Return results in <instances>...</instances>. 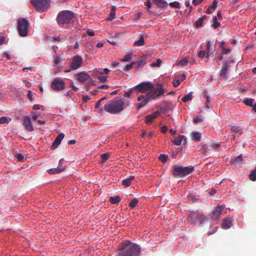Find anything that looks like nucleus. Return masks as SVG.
<instances>
[{"instance_id": "1", "label": "nucleus", "mask_w": 256, "mask_h": 256, "mask_svg": "<svg viewBox=\"0 0 256 256\" xmlns=\"http://www.w3.org/2000/svg\"><path fill=\"white\" fill-rule=\"evenodd\" d=\"M139 245L130 240L122 242L119 246V256H139L140 253Z\"/></svg>"}, {"instance_id": "2", "label": "nucleus", "mask_w": 256, "mask_h": 256, "mask_svg": "<svg viewBox=\"0 0 256 256\" xmlns=\"http://www.w3.org/2000/svg\"><path fill=\"white\" fill-rule=\"evenodd\" d=\"M124 102L122 100L108 101L104 106V110L112 114H118L126 108Z\"/></svg>"}, {"instance_id": "3", "label": "nucleus", "mask_w": 256, "mask_h": 256, "mask_svg": "<svg viewBox=\"0 0 256 256\" xmlns=\"http://www.w3.org/2000/svg\"><path fill=\"white\" fill-rule=\"evenodd\" d=\"M74 18V13L70 10H63L60 12L56 18V21L58 24L63 26L73 21Z\"/></svg>"}, {"instance_id": "4", "label": "nucleus", "mask_w": 256, "mask_h": 256, "mask_svg": "<svg viewBox=\"0 0 256 256\" xmlns=\"http://www.w3.org/2000/svg\"><path fill=\"white\" fill-rule=\"evenodd\" d=\"M165 90L162 84L151 85L148 92L146 94L151 100H156L162 96Z\"/></svg>"}, {"instance_id": "5", "label": "nucleus", "mask_w": 256, "mask_h": 256, "mask_svg": "<svg viewBox=\"0 0 256 256\" xmlns=\"http://www.w3.org/2000/svg\"><path fill=\"white\" fill-rule=\"evenodd\" d=\"M194 170L193 166H175L174 168L173 174L180 177L185 176L192 173Z\"/></svg>"}, {"instance_id": "6", "label": "nucleus", "mask_w": 256, "mask_h": 256, "mask_svg": "<svg viewBox=\"0 0 256 256\" xmlns=\"http://www.w3.org/2000/svg\"><path fill=\"white\" fill-rule=\"evenodd\" d=\"M29 22L24 18H20L18 20V30L21 36H26L28 35Z\"/></svg>"}, {"instance_id": "7", "label": "nucleus", "mask_w": 256, "mask_h": 256, "mask_svg": "<svg viewBox=\"0 0 256 256\" xmlns=\"http://www.w3.org/2000/svg\"><path fill=\"white\" fill-rule=\"evenodd\" d=\"M30 2L36 10L40 12L46 11L50 6L48 0H30Z\"/></svg>"}, {"instance_id": "8", "label": "nucleus", "mask_w": 256, "mask_h": 256, "mask_svg": "<svg viewBox=\"0 0 256 256\" xmlns=\"http://www.w3.org/2000/svg\"><path fill=\"white\" fill-rule=\"evenodd\" d=\"M204 220L205 217L203 214L194 211L190 212L188 217V222L192 224H194L196 222L202 224Z\"/></svg>"}, {"instance_id": "9", "label": "nucleus", "mask_w": 256, "mask_h": 256, "mask_svg": "<svg viewBox=\"0 0 256 256\" xmlns=\"http://www.w3.org/2000/svg\"><path fill=\"white\" fill-rule=\"evenodd\" d=\"M83 63V60L80 56H74L72 59L70 68L72 70H76L79 68Z\"/></svg>"}, {"instance_id": "10", "label": "nucleus", "mask_w": 256, "mask_h": 256, "mask_svg": "<svg viewBox=\"0 0 256 256\" xmlns=\"http://www.w3.org/2000/svg\"><path fill=\"white\" fill-rule=\"evenodd\" d=\"M51 87L54 90H61L64 88L65 84L62 79L58 78L52 81Z\"/></svg>"}, {"instance_id": "11", "label": "nucleus", "mask_w": 256, "mask_h": 256, "mask_svg": "<svg viewBox=\"0 0 256 256\" xmlns=\"http://www.w3.org/2000/svg\"><path fill=\"white\" fill-rule=\"evenodd\" d=\"M137 100L138 101L140 102L137 104L138 110H140L146 106L150 101L152 100L147 94L146 96L140 95L138 97Z\"/></svg>"}, {"instance_id": "12", "label": "nucleus", "mask_w": 256, "mask_h": 256, "mask_svg": "<svg viewBox=\"0 0 256 256\" xmlns=\"http://www.w3.org/2000/svg\"><path fill=\"white\" fill-rule=\"evenodd\" d=\"M152 84L149 82H142L133 87V88H138V92L147 94L150 90Z\"/></svg>"}, {"instance_id": "13", "label": "nucleus", "mask_w": 256, "mask_h": 256, "mask_svg": "<svg viewBox=\"0 0 256 256\" xmlns=\"http://www.w3.org/2000/svg\"><path fill=\"white\" fill-rule=\"evenodd\" d=\"M224 206H218L216 207L211 214V218L214 220H218L220 216L223 212Z\"/></svg>"}, {"instance_id": "14", "label": "nucleus", "mask_w": 256, "mask_h": 256, "mask_svg": "<svg viewBox=\"0 0 256 256\" xmlns=\"http://www.w3.org/2000/svg\"><path fill=\"white\" fill-rule=\"evenodd\" d=\"M23 125L25 128L30 132L34 130V128L32 124V120L29 116H25L24 118Z\"/></svg>"}, {"instance_id": "15", "label": "nucleus", "mask_w": 256, "mask_h": 256, "mask_svg": "<svg viewBox=\"0 0 256 256\" xmlns=\"http://www.w3.org/2000/svg\"><path fill=\"white\" fill-rule=\"evenodd\" d=\"M230 68V65L228 62H226L223 64V66L220 70V75L222 79H226L228 78V72Z\"/></svg>"}, {"instance_id": "16", "label": "nucleus", "mask_w": 256, "mask_h": 256, "mask_svg": "<svg viewBox=\"0 0 256 256\" xmlns=\"http://www.w3.org/2000/svg\"><path fill=\"white\" fill-rule=\"evenodd\" d=\"M186 78V74H180L175 76L172 84L174 87H177L181 82L184 81Z\"/></svg>"}, {"instance_id": "17", "label": "nucleus", "mask_w": 256, "mask_h": 256, "mask_svg": "<svg viewBox=\"0 0 256 256\" xmlns=\"http://www.w3.org/2000/svg\"><path fill=\"white\" fill-rule=\"evenodd\" d=\"M76 76L77 80L80 82H84L90 78V76L85 72H80Z\"/></svg>"}, {"instance_id": "18", "label": "nucleus", "mask_w": 256, "mask_h": 256, "mask_svg": "<svg viewBox=\"0 0 256 256\" xmlns=\"http://www.w3.org/2000/svg\"><path fill=\"white\" fill-rule=\"evenodd\" d=\"M64 134L63 133L59 134L54 140L53 144L52 146V148L54 149L56 148L64 138Z\"/></svg>"}, {"instance_id": "19", "label": "nucleus", "mask_w": 256, "mask_h": 256, "mask_svg": "<svg viewBox=\"0 0 256 256\" xmlns=\"http://www.w3.org/2000/svg\"><path fill=\"white\" fill-rule=\"evenodd\" d=\"M232 226V218L228 216L224 220L222 227L224 229H228Z\"/></svg>"}, {"instance_id": "20", "label": "nucleus", "mask_w": 256, "mask_h": 256, "mask_svg": "<svg viewBox=\"0 0 256 256\" xmlns=\"http://www.w3.org/2000/svg\"><path fill=\"white\" fill-rule=\"evenodd\" d=\"M159 114V112H156L152 114L147 115L145 118V122L146 124L152 122L156 118Z\"/></svg>"}, {"instance_id": "21", "label": "nucleus", "mask_w": 256, "mask_h": 256, "mask_svg": "<svg viewBox=\"0 0 256 256\" xmlns=\"http://www.w3.org/2000/svg\"><path fill=\"white\" fill-rule=\"evenodd\" d=\"M190 136L192 140L195 142L200 141L202 138V134L199 132H192L191 133Z\"/></svg>"}, {"instance_id": "22", "label": "nucleus", "mask_w": 256, "mask_h": 256, "mask_svg": "<svg viewBox=\"0 0 256 256\" xmlns=\"http://www.w3.org/2000/svg\"><path fill=\"white\" fill-rule=\"evenodd\" d=\"M206 57L208 58L210 56L212 53V51L211 48L212 42L209 40H207L206 42Z\"/></svg>"}, {"instance_id": "23", "label": "nucleus", "mask_w": 256, "mask_h": 256, "mask_svg": "<svg viewBox=\"0 0 256 256\" xmlns=\"http://www.w3.org/2000/svg\"><path fill=\"white\" fill-rule=\"evenodd\" d=\"M154 2L160 8H165L168 4L164 0H154Z\"/></svg>"}, {"instance_id": "24", "label": "nucleus", "mask_w": 256, "mask_h": 256, "mask_svg": "<svg viewBox=\"0 0 256 256\" xmlns=\"http://www.w3.org/2000/svg\"><path fill=\"white\" fill-rule=\"evenodd\" d=\"M64 170L62 168H56L49 169L48 172L50 174H56L60 173Z\"/></svg>"}, {"instance_id": "25", "label": "nucleus", "mask_w": 256, "mask_h": 256, "mask_svg": "<svg viewBox=\"0 0 256 256\" xmlns=\"http://www.w3.org/2000/svg\"><path fill=\"white\" fill-rule=\"evenodd\" d=\"M144 44V39L143 36H141L140 38L136 41L134 42V46H140Z\"/></svg>"}, {"instance_id": "26", "label": "nucleus", "mask_w": 256, "mask_h": 256, "mask_svg": "<svg viewBox=\"0 0 256 256\" xmlns=\"http://www.w3.org/2000/svg\"><path fill=\"white\" fill-rule=\"evenodd\" d=\"M184 138V136L183 135L179 136L178 138H176L174 140V144L177 146H180Z\"/></svg>"}, {"instance_id": "27", "label": "nucleus", "mask_w": 256, "mask_h": 256, "mask_svg": "<svg viewBox=\"0 0 256 256\" xmlns=\"http://www.w3.org/2000/svg\"><path fill=\"white\" fill-rule=\"evenodd\" d=\"M206 16H203L199 18L196 22L195 25L196 27L201 26L203 22L206 18Z\"/></svg>"}, {"instance_id": "28", "label": "nucleus", "mask_w": 256, "mask_h": 256, "mask_svg": "<svg viewBox=\"0 0 256 256\" xmlns=\"http://www.w3.org/2000/svg\"><path fill=\"white\" fill-rule=\"evenodd\" d=\"M120 198L118 196H111L110 198V200L112 204H118L120 202Z\"/></svg>"}, {"instance_id": "29", "label": "nucleus", "mask_w": 256, "mask_h": 256, "mask_svg": "<svg viewBox=\"0 0 256 256\" xmlns=\"http://www.w3.org/2000/svg\"><path fill=\"white\" fill-rule=\"evenodd\" d=\"M254 100L250 98H244L243 100L244 103L248 106H252Z\"/></svg>"}, {"instance_id": "30", "label": "nucleus", "mask_w": 256, "mask_h": 256, "mask_svg": "<svg viewBox=\"0 0 256 256\" xmlns=\"http://www.w3.org/2000/svg\"><path fill=\"white\" fill-rule=\"evenodd\" d=\"M192 92H190L186 95H185L182 98V100L184 102H187L188 100H192Z\"/></svg>"}, {"instance_id": "31", "label": "nucleus", "mask_w": 256, "mask_h": 256, "mask_svg": "<svg viewBox=\"0 0 256 256\" xmlns=\"http://www.w3.org/2000/svg\"><path fill=\"white\" fill-rule=\"evenodd\" d=\"M11 120L6 116H2L0 118V124H8Z\"/></svg>"}, {"instance_id": "32", "label": "nucleus", "mask_w": 256, "mask_h": 256, "mask_svg": "<svg viewBox=\"0 0 256 256\" xmlns=\"http://www.w3.org/2000/svg\"><path fill=\"white\" fill-rule=\"evenodd\" d=\"M232 130L233 132L236 134H242V130L240 126H232Z\"/></svg>"}, {"instance_id": "33", "label": "nucleus", "mask_w": 256, "mask_h": 256, "mask_svg": "<svg viewBox=\"0 0 256 256\" xmlns=\"http://www.w3.org/2000/svg\"><path fill=\"white\" fill-rule=\"evenodd\" d=\"M250 178L252 180H256V168L252 170V172L250 174Z\"/></svg>"}, {"instance_id": "34", "label": "nucleus", "mask_w": 256, "mask_h": 256, "mask_svg": "<svg viewBox=\"0 0 256 256\" xmlns=\"http://www.w3.org/2000/svg\"><path fill=\"white\" fill-rule=\"evenodd\" d=\"M16 156L18 162H23L26 158V156L21 154H17Z\"/></svg>"}, {"instance_id": "35", "label": "nucleus", "mask_w": 256, "mask_h": 256, "mask_svg": "<svg viewBox=\"0 0 256 256\" xmlns=\"http://www.w3.org/2000/svg\"><path fill=\"white\" fill-rule=\"evenodd\" d=\"M138 203V200H137L136 198H134L129 203V206L132 208H134L136 206Z\"/></svg>"}, {"instance_id": "36", "label": "nucleus", "mask_w": 256, "mask_h": 256, "mask_svg": "<svg viewBox=\"0 0 256 256\" xmlns=\"http://www.w3.org/2000/svg\"><path fill=\"white\" fill-rule=\"evenodd\" d=\"M213 26L214 28H218L220 26V23L218 22L216 16L214 17V24Z\"/></svg>"}, {"instance_id": "37", "label": "nucleus", "mask_w": 256, "mask_h": 256, "mask_svg": "<svg viewBox=\"0 0 256 256\" xmlns=\"http://www.w3.org/2000/svg\"><path fill=\"white\" fill-rule=\"evenodd\" d=\"M167 158V156L164 154H161L159 156V160L164 163L166 162Z\"/></svg>"}, {"instance_id": "38", "label": "nucleus", "mask_w": 256, "mask_h": 256, "mask_svg": "<svg viewBox=\"0 0 256 256\" xmlns=\"http://www.w3.org/2000/svg\"><path fill=\"white\" fill-rule=\"evenodd\" d=\"M161 63H162V60L158 58L156 60V62H153L151 65H152V66H153L159 67L160 66Z\"/></svg>"}, {"instance_id": "39", "label": "nucleus", "mask_w": 256, "mask_h": 256, "mask_svg": "<svg viewBox=\"0 0 256 256\" xmlns=\"http://www.w3.org/2000/svg\"><path fill=\"white\" fill-rule=\"evenodd\" d=\"M132 58V55L128 54L126 55L122 60V61L127 62L130 61Z\"/></svg>"}, {"instance_id": "40", "label": "nucleus", "mask_w": 256, "mask_h": 256, "mask_svg": "<svg viewBox=\"0 0 256 256\" xmlns=\"http://www.w3.org/2000/svg\"><path fill=\"white\" fill-rule=\"evenodd\" d=\"M122 183L124 186L128 187L131 184L132 182L128 178H126L123 180Z\"/></svg>"}, {"instance_id": "41", "label": "nucleus", "mask_w": 256, "mask_h": 256, "mask_svg": "<svg viewBox=\"0 0 256 256\" xmlns=\"http://www.w3.org/2000/svg\"><path fill=\"white\" fill-rule=\"evenodd\" d=\"M61 62V58L60 56H56L55 57H54L53 58V62L55 64H58L60 62Z\"/></svg>"}, {"instance_id": "42", "label": "nucleus", "mask_w": 256, "mask_h": 256, "mask_svg": "<svg viewBox=\"0 0 256 256\" xmlns=\"http://www.w3.org/2000/svg\"><path fill=\"white\" fill-rule=\"evenodd\" d=\"M97 78L102 82H105L107 80V76L104 75H98Z\"/></svg>"}, {"instance_id": "43", "label": "nucleus", "mask_w": 256, "mask_h": 256, "mask_svg": "<svg viewBox=\"0 0 256 256\" xmlns=\"http://www.w3.org/2000/svg\"><path fill=\"white\" fill-rule=\"evenodd\" d=\"M39 114H40L38 113V112H31V115H32V118L34 120H37V119L38 118V115Z\"/></svg>"}, {"instance_id": "44", "label": "nucleus", "mask_w": 256, "mask_h": 256, "mask_svg": "<svg viewBox=\"0 0 256 256\" xmlns=\"http://www.w3.org/2000/svg\"><path fill=\"white\" fill-rule=\"evenodd\" d=\"M188 64V60L187 58H184L182 60L179 62L178 64L181 66H184Z\"/></svg>"}, {"instance_id": "45", "label": "nucleus", "mask_w": 256, "mask_h": 256, "mask_svg": "<svg viewBox=\"0 0 256 256\" xmlns=\"http://www.w3.org/2000/svg\"><path fill=\"white\" fill-rule=\"evenodd\" d=\"M135 89L136 88H132L129 90L127 91V92H125L124 96L126 97H130L131 96V94L133 92V90H135Z\"/></svg>"}, {"instance_id": "46", "label": "nucleus", "mask_w": 256, "mask_h": 256, "mask_svg": "<svg viewBox=\"0 0 256 256\" xmlns=\"http://www.w3.org/2000/svg\"><path fill=\"white\" fill-rule=\"evenodd\" d=\"M115 16H116V11L114 10H112L110 13V18H108V20H112L114 18Z\"/></svg>"}, {"instance_id": "47", "label": "nucleus", "mask_w": 256, "mask_h": 256, "mask_svg": "<svg viewBox=\"0 0 256 256\" xmlns=\"http://www.w3.org/2000/svg\"><path fill=\"white\" fill-rule=\"evenodd\" d=\"M206 100L205 104L206 107L208 108H210V96L208 94H206Z\"/></svg>"}, {"instance_id": "48", "label": "nucleus", "mask_w": 256, "mask_h": 256, "mask_svg": "<svg viewBox=\"0 0 256 256\" xmlns=\"http://www.w3.org/2000/svg\"><path fill=\"white\" fill-rule=\"evenodd\" d=\"M170 5L173 8H180V4L178 2H172L170 4Z\"/></svg>"}, {"instance_id": "49", "label": "nucleus", "mask_w": 256, "mask_h": 256, "mask_svg": "<svg viewBox=\"0 0 256 256\" xmlns=\"http://www.w3.org/2000/svg\"><path fill=\"white\" fill-rule=\"evenodd\" d=\"M202 121V116H198L196 118H194L193 122L194 124H196Z\"/></svg>"}, {"instance_id": "50", "label": "nucleus", "mask_w": 256, "mask_h": 256, "mask_svg": "<svg viewBox=\"0 0 256 256\" xmlns=\"http://www.w3.org/2000/svg\"><path fill=\"white\" fill-rule=\"evenodd\" d=\"M205 56H206V52L204 50H200L198 53V56L200 58H204Z\"/></svg>"}, {"instance_id": "51", "label": "nucleus", "mask_w": 256, "mask_h": 256, "mask_svg": "<svg viewBox=\"0 0 256 256\" xmlns=\"http://www.w3.org/2000/svg\"><path fill=\"white\" fill-rule=\"evenodd\" d=\"M109 154H102L101 158L102 159V162H104L108 158Z\"/></svg>"}, {"instance_id": "52", "label": "nucleus", "mask_w": 256, "mask_h": 256, "mask_svg": "<svg viewBox=\"0 0 256 256\" xmlns=\"http://www.w3.org/2000/svg\"><path fill=\"white\" fill-rule=\"evenodd\" d=\"M133 64H134L132 63V64L126 65L125 66L124 70L126 71L131 70L133 68Z\"/></svg>"}, {"instance_id": "53", "label": "nucleus", "mask_w": 256, "mask_h": 256, "mask_svg": "<svg viewBox=\"0 0 256 256\" xmlns=\"http://www.w3.org/2000/svg\"><path fill=\"white\" fill-rule=\"evenodd\" d=\"M218 2L216 0H214L210 6V8L212 10H215L217 7Z\"/></svg>"}, {"instance_id": "54", "label": "nucleus", "mask_w": 256, "mask_h": 256, "mask_svg": "<svg viewBox=\"0 0 256 256\" xmlns=\"http://www.w3.org/2000/svg\"><path fill=\"white\" fill-rule=\"evenodd\" d=\"M230 50L224 47L222 48V54H228L230 52Z\"/></svg>"}, {"instance_id": "55", "label": "nucleus", "mask_w": 256, "mask_h": 256, "mask_svg": "<svg viewBox=\"0 0 256 256\" xmlns=\"http://www.w3.org/2000/svg\"><path fill=\"white\" fill-rule=\"evenodd\" d=\"M242 154H240V155H239L236 158V159H235V160H234V162H238H238H241V161H242Z\"/></svg>"}, {"instance_id": "56", "label": "nucleus", "mask_w": 256, "mask_h": 256, "mask_svg": "<svg viewBox=\"0 0 256 256\" xmlns=\"http://www.w3.org/2000/svg\"><path fill=\"white\" fill-rule=\"evenodd\" d=\"M62 69V66H58L56 68H54L53 70V72L54 74H56L60 72Z\"/></svg>"}, {"instance_id": "57", "label": "nucleus", "mask_w": 256, "mask_h": 256, "mask_svg": "<svg viewBox=\"0 0 256 256\" xmlns=\"http://www.w3.org/2000/svg\"><path fill=\"white\" fill-rule=\"evenodd\" d=\"M28 93L27 94L28 98L30 99V100L32 101L33 100L32 96V92L30 90H28Z\"/></svg>"}, {"instance_id": "58", "label": "nucleus", "mask_w": 256, "mask_h": 256, "mask_svg": "<svg viewBox=\"0 0 256 256\" xmlns=\"http://www.w3.org/2000/svg\"><path fill=\"white\" fill-rule=\"evenodd\" d=\"M42 107V106H40L39 104H36L33 106L32 108H33V110H40V108Z\"/></svg>"}, {"instance_id": "59", "label": "nucleus", "mask_w": 256, "mask_h": 256, "mask_svg": "<svg viewBox=\"0 0 256 256\" xmlns=\"http://www.w3.org/2000/svg\"><path fill=\"white\" fill-rule=\"evenodd\" d=\"M87 34L90 36H94V32L93 30H90V29H88L87 30Z\"/></svg>"}, {"instance_id": "60", "label": "nucleus", "mask_w": 256, "mask_h": 256, "mask_svg": "<svg viewBox=\"0 0 256 256\" xmlns=\"http://www.w3.org/2000/svg\"><path fill=\"white\" fill-rule=\"evenodd\" d=\"M168 128L166 126H164L161 128V131L163 133H165L167 132Z\"/></svg>"}, {"instance_id": "61", "label": "nucleus", "mask_w": 256, "mask_h": 256, "mask_svg": "<svg viewBox=\"0 0 256 256\" xmlns=\"http://www.w3.org/2000/svg\"><path fill=\"white\" fill-rule=\"evenodd\" d=\"M185 5L187 7H190V10H192V6H190V1H188V0H186L185 2Z\"/></svg>"}, {"instance_id": "62", "label": "nucleus", "mask_w": 256, "mask_h": 256, "mask_svg": "<svg viewBox=\"0 0 256 256\" xmlns=\"http://www.w3.org/2000/svg\"><path fill=\"white\" fill-rule=\"evenodd\" d=\"M5 40V37L4 36H0V45L2 44Z\"/></svg>"}, {"instance_id": "63", "label": "nucleus", "mask_w": 256, "mask_h": 256, "mask_svg": "<svg viewBox=\"0 0 256 256\" xmlns=\"http://www.w3.org/2000/svg\"><path fill=\"white\" fill-rule=\"evenodd\" d=\"M192 2L195 6H197L200 3L199 0H192Z\"/></svg>"}, {"instance_id": "64", "label": "nucleus", "mask_w": 256, "mask_h": 256, "mask_svg": "<svg viewBox=\"0 0 256 256\" xmlns=\"http://www.w3.org/2000/svg\"><path fill=\"white\" fill-rule=\"evenodd\" d=\"M211 146L212 148L216 149V148H219L220 145L218 144H212Z\"/></svg>"}]
</instances>
